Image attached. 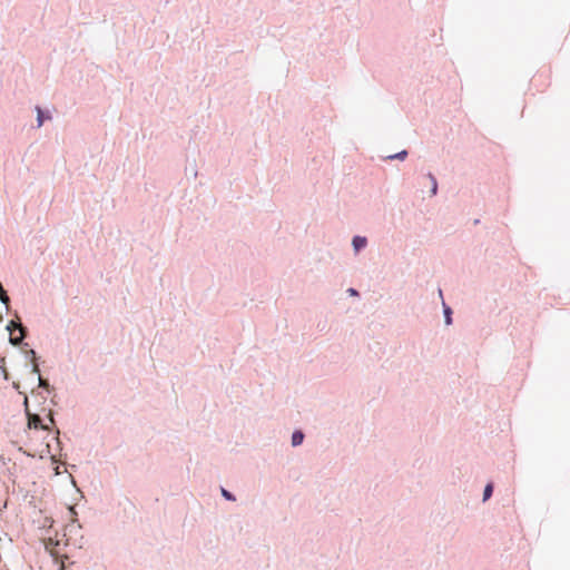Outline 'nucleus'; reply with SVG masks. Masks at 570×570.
<instances>
[{
	"instance_id": "3",
	"label": "nucleus",
	"mask_w": 570,
	"mask_h": 570,
	"mask_svg": "<svg viewBox=\"0 0 570 570\" xmlns=\"http://www.w3.org/2000/svg\"><path fill=\"white\" fill-rule=\"evenodd\" d=\"M367 238L365 236L355 235L352 238V247L354 250V254L360 253L362 249H364L367 246Z\"/></svg>"
},
{
	"instance_id": "13",
	"label": "nucleus",
	"mask_w": 570,
	"mask_h": 570,
	"mask_svg": "<svg viewBox=\"0 0 570 570\" xmlns=\"http://www.w3.org/2000/svg\"><path fill=\"white\" fill-rule=\"evenodd\" d=\"M24 333H26V332H20V336H13V335L11 334V336H10V343H11L12 345H19V344L22 342L23 337H24Z\"/></svg>"
},
{
	"instance_id": "15",
	"label": "nucleus",
	"mask_w": 570,
	"mask_h": 570,
	"mask_svg": "<svg viewBox=\"0 0 570 570\" xmlns=\"http://www.w3.org/2000/svg\"><path fill=\"white\" fill-rule=\"evenodd\" d=\"M26 356L28 358H30L32 362L36 361V352L33 350H29L27 353H26Z\"/></svg>"
},
{
	"instance_id": "11",
	"label": "nucleus",
	"mask_w": 570,
	"mask_h": 570,
	"mask_svg": "<svg viewBox=\"0 0 570 570\" xmlns=\"http://www.w3.org/2000/svg\"><path fill=\"white\" fill-rule=\"evenodd\" d=\"M59 430L56 431V435L52 436V441L56 443L55 445V451L59 454H61V451H62V446H61V441L59 439Z\"/></svg>"
},
{
	"instance_id": "17",
	"label": "nucleus",
	"mask_w": 570,
	"mask_h": 570,
	"mask_svg": "<svg viewBox=\"0 0 570 570\" xmlns=\"http://www.w3.org/2000/svg\"><path fill=\"white\" fill-rule=\"evenodd\" d=\"M32 363H33V364H32V367H31V372H32L33 374H37V375L39 376V375H40L39 366H38V364H36L35 362H32Z\"/></svg>"
},
{
	"instance_id": "14",
	"label": "nucleus",
	"mask_w": 570,
	"mask_h": 570,
	"mask_svg": "<svg viewBox=\"0 0 570 570\" xmlns=\"http://www.w3.org/2000/svg\"><path fill=\"white\" fill-rule=\"evenodd\" d=\"M38 381H39V387H42L47 391L50 390V384L47 380L42 379L40 375L38 376Z\"/></svg>"
},
{
	"instance_id": "7",
	"label": "nucleus",
	"mask_w": 570,
	"mask_h": 570,
	"mask_svg": "<svg viewBox=\"0 0 570 570\" xmlns=\"http://www.w3.org/2000/svg\"><path fill=\"white\" fill-rule=\"evenodd\" d=\"M407 150H401L396 154H392L385 157L386 160H404L407 157Z\"/></svg>"
},
{
	"instance_id": "16",
	"label": "nucleus",
	"mask_w": 570,
	"mask_h": 570,
	"mask_svg": "<svg viewBox=\"0 0 570 570\" xmlns=\"http://www.w3.org/2000/svg\"><path fill=\"white\" fill-rule=\"evenodd\" d=\"M77 528H80L79 524H76V521H72V523H70L67 528H66V531L68 532H71L72 530L77 529Z\"/></svg>"
},
{
	"instance_id": "6",
	"label": "nucleus",
	"mask_w": 570,
	"mask_h": 570,
	"mask_svg": "<svg viewBox=\"0 0 570 570\" xmlns=\"http://www.w3.org/2000/svg\"><path fill=\"white\" fill-rule=\"evenodd\" d=\"M443 315L445 325L452 324V309L443 302Z\"/></svg>"
},
{
	"instance_id": "5",
	"label": "nucleus",
	"mask_w": 570,
	"mask_h": 570,
	"mask_svg": "<svg viewBox=\"0 0 570 570\" xmlns=\"http://www.w3.org/2000/svg\"><path fill=\"white\" fill-rule=\"evenodd\" d=\"M36 111H37V128H40L43 125L45 119H50L51 116L49 114L46 115L39 106L36 107Z\"/></svg>"
},
{
	"instance_id": "19",
	"label": "nucleus",
	"mask_w": 570,
	"mask_h": 570,
	"mask_svg": "<svg viewBox=\"0 0 570 570\" xmlns=\"http://www.w3.org/2000/svg\"><path fill=\"white\" fill-rule=\"evenodd\" d=\"M48 419H49L50 424H55V419H53V413H52V411H49V413H48Z\"/></svg>"
},
{
	"instance_id": "10",
	"label": "nucleus",
	"mask_w": 570,
	"mask_h": 570,
	"mask_svg": "<svg viewBox=\"0 0 570 570\" xmlns=\"http://www.w3.org/2000/svg\"><path fill=\"white\" fill-rule=\"evenodd\" d=\"M492 493H493V484L488 483L483 490L482 501L483 502L488 501L491 498Z\"/></svg>"
},
{
	"instance_id": "9",
	"label": "nucleus",
	"mask_w": 570,
	"mask_h": 570,
	"mask_svg": "<svg viewBox=\"0 0 570 570\" xmlns=\"http://www.w3.org/2000/svg\"><path fill=\"white\" fill-rule=\"evenodd\" d=\"M14 328L19 330L20 332H26V328L22 326L21 323L10 321L9 324L7 325V330L12 334Z\"/></svg>"
},
{
	"instance_id": "18",
	"label": "nucleus",
	"mask_w": 570,
	"mask_h": 570,
	"mask_svg": "<svg viewBox=\"0 0 570 570\" xmlns=\"http://www.w3.org/2000/svg\"><path fill=\"white\" fill-rule=\"evenodd\" d=\"M347 294H348L350 296H358V292H357V289H355V288H353V287H350V288L347 289Z\"/></svg>"
},
{
	"instance_id": "20",
	"label": "nucleus",
	"mask_w": 570,
	"mask_h": 570,
	"mask_svg": "<svg viewBox=\"0 0 570 570\" xmlns=\"http://www.w3.org/2000/svg\"><path fill=\"white\" fill-rule=\"evenodd\" d=\"M70 480H71V483H72L73 485H76V481H75V479H73L71 475H70Z\"/></svg>"
},
{
	"instance_id": "1",
	"label": "nucleus",
	"mask_w": 570,
	"mask_h": 570,
	"mask_svg": "<svg viewBox=\"0 0 570 570\" xmlns=\"http://www.w3.org/2000/svg\"><path fill=\"white\" fill-rule=\"evenodd\" d=\"M27 416H28V428L29 429H35V430H43V431H50V425L49 424H43L42 423V419L40 417V415L38 414H31L27 411Z\"/></svg>"
},
{
	"instance_id": "4",
	"label": "nucleus",
	"mask_w": 570,
	"mask_h": 570,
	"mask_svg": "<svg viewBox=\"0 0 570 570\" xmlns=\"http://www.w3.org/2000/svg\"><path fill=\"white\" fill-rule=\"evenodd\" d=\"M304 433L301 431V430H295L293 433H292V438H291V443H292V446H298L303 443L304 441Z\"/></svg>"
},
{
	"instance_id": "8",
	"label": "nucleus",
	"mask_w": 570,
	"mask_h": 570,
	"mask_svg": "<svg viewBox=\"0 0 570 570\" xmlns=\"http://www.w3.org/2000/svg\"><path fill=\"white\" fill-rule=\"evenodd\" d=\"M428 178L431 181V189H430L431 196H435L438 194V180L432 173L428 174Z\"/></svg>"
},
{
	"instance_id": "2",
	"label": "nucleus",
	"mask_w": 570,
	"mask_h": 570,
	"mask_svg": "<svg viewBox=\"0 0 570 570\" xmlns=\"http://www.w3.org/2000/svg\"><path fill=\"white\" fill-rule=\"evenodd\" d=\"M52 452V449H51V444L48 442L45 446V449L41 451L40 453V458L43 459L46 455H50V460L53 464H57L58 460H57V455L56 454H51ZM55 474L56 475H59L61 474L62 472L60 471V468L59 465H56L55 469Z\"/></svg>"
},
{
	"instance_id": "12",
	"label": "nucleus",
	"mask_w": 570,
	"mask_h": 570,
	"mask_svg": "<svg viewBox=\"0 0 570 570\" xmlns=\"http://www.w3.org/2000/svg\"><path fill=\"white\" fill-rule=\"evenodd\" d=\"M220 494L227 501L234 502L236 500V497L225 488H220Z\"/></svg>"
}]
</instances>
